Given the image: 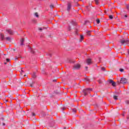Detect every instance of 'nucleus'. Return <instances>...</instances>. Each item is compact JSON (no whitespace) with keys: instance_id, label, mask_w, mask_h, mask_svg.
<instances>
[{"instance_id":"nucleus-1","label":"nucleus","mask_w":129,"mask_h":129,"mask_svg":"<svg viewBox=\"0 0 129 129\" xmlns=\"http://www.w3.org/2000/svg\"><path fill=\"white\" fill-rule=\"evenodd\" d=\"M92 91V89L88 88L83 90V92L85 96H86L88 93H90V92Z\"/></svg>"},{"instance_id":"nucleus-2","label":"nucleus","mask_w":129,"mask_h":129,"mask_svg":"<svg viewBox=\"0 0 129 129\" xmlns=\"http://www.w3.org/2000/svg\"><path fill=\"white\" fill-rule=\"evenodd\" d=\"M119 42V43H120V44L121 45H124V44H128L129 43V40L121 39V40H120V41Z\"/></svg>"},{"instance_id":"nucleus-3","label":"nucleus","mask_w":129,"mask_h":129,"mask_svg":"<svg viewBox=\"0 0 129 129\" xmlns=\"http://www.w3.org/2000/svg\"><path fill=\"white\" fill-rule=\"evenodd\" d=\"M80 67H81V66L80 65V64L78 63L74 66L73 69L74 70H78V69H80Z\"/></svg>"},{"instance_id":"nucleus-4","label":"nucleus","mask_w":129,"mask_h":129,"mask_svg":"<svg viewBox=\"0 0 129 129\" xmlns=\"http://www.w3.org/2000/svg\"><path fill=\"white\" fill-rule=\"evenodd\" d=\"M127 82V80L124 78H121V80L120 81V83H121L122 84H125Z\"/></svg>"},{"instance_id":"nucleus-5","label":"nucleus","mask_w":129,"mask_h":129,"mask_svg":"<svg viewBox=\"0 0 129 129\" xmlns=\"http://www.w3.org/2000/svg\"><path fill=\"white\" fill-rule=\"evenodd\" d=\"M86 63L88 65H90L92 63V61H91V59L88 58L86 60Z\"/></svg>"},{"instance_id":"nucleus-6","label":"nucleus","mask_w":129,"mask_h":129,"mask_svg":"<svg viewBox=\"0 0 129 129\" xmlns=\"http://www.w3.org/2000/svg\"><path fill=\"white\" fill-rule=\"evenodd\" d=\"M109 83H111L112 86H115V85H116V83H115V82H113V81L110 80L109 81Z\"/></svg>"},{"instance_id":"nucleus-7","label":"nucleus","mask_w":129,"mask_h":129,"mask_svg":"<svg viewBox=\"0 0 129 129\" xmlns=\"http://www.w3.org/2000/svg\"><path fill=\"white\" fill-rule=\"evenodd\" d=\"M7 32L9 34H10V35H13V34H14V32H13V30L11 29L7 30Z\"/></svg>"},{"instance_id":"nucleus-8","label":"nucleus","mask_w":129,"mask_h":129,"mask_svg":"<svg viewBox=\"0 0 129 129\" xmlns=\"http://www.w3.org/2000/svg\"><path fill=\"white\" fill-rule=\"evenodd\" d=\"M25 41V40L24 39V38H22L20 40V45L21 46H23L24 45V41Z\"/></svg>"},{"instance_id":"nucleus-9","label":"nucleus","mask_w":129,"mask_h":129,"mask_svg":"<svg viewBox=\"0 0 129 129\" xmlns=\"http://www.w3.org/2000/svg\"><path fill=\"white\" fill-rule=\"evenodd\" d=\"M71 9V4H69L68 5V9H67L68 12H69V11H70Z\"/></svg>"},{"instance_id":"nucleus-10","label":"nucleus","mask_w":129,"mask_h":129,"mask_svg":"<svg viewBox=\"0 0 129 129\" xmlns=\"http://www.w3.org/2000/svg\"><path fill=\"white\" fill-rule=\"evenodd\" d=\"M118 97V96H116V95H114L113 96V99H114L115 100H117L118 99V98H117Z\"/></svg>"},{"instance_id":"nucleus-11","label":"nucleus","mask_w":129,"mask_h":129,"mask_svg":"<svg viewBox=\"0 0 129 129\" xmlns=\"http://www.w3.org/2000/svg\"><path fill=\"white\" fill-rule=\"evenodd\" d=\"M29 51L32 52V53H33V54L34 53H35V52L32 49V47L29 46Z\"/></svg>"},{"instance_id":"nucleus-12","label":"nucleus","mask_w":129,"mask_h":129,"mask_svg":"<svg viewBox=\"0 0 129 129\" xmlns=\"http://www.w3.org/2000/svg\"><path fill=\"white\" fill-rule=\"evenodd\" d=\"M6 39L7 40V41H11L12 40V38L10 37H6Z\"/></svg>"},{"instance_id":"nucleus-13","label":"nucleus","mask_w":129,"mask_h":129,"mask_svg":"<svg viewBox=\"0 0 129 129\" xmlns=\"http://www.w3.org/2000/svg\"><path fill=\"white\" fill-rule=\"evenodd\" d=\"M83 39H84L83 36L81 35L80 42H82V40H83Z\"/></svg>"},{"instance_id":"nucleus-14","label":"nucleus","mask_w":129,"mask_h":129,"mask_svg":"<svg viewBox=\"0 0 129 129\" xmlns=\"http://www.w3.org/2000/svg\"><path fill=\"white\" fill-rule=\"evenodd\" d=\"M35 83V82H33L32 83H30L29 84L30 87H34V86H33V84H34Z\"/></svg>"},{"instance_id":"nucleus-15","label":"nucleus","mask_w":129,"mask_h":129,"mask_svg":"<svg viewBox=\"0 0 129 129\" xmlns=\"http://www.w3.org/2000/svg\"><path fill=\"white\" fill-rule=\"evenodd\" d=\"M1 37L2 40H5V36H4L3 34H1Z\"/></svg>"},{"instance_id":"nucleus-16","label":"nucleus","mask_w":129,"mask_h":129,"mask_svg":"<svg viewBox=\"0 0 129 129\" xmlns=\"http://www.w3.org/2000/svg\"><path fill=\"white\" fill-rule=\"evenodd\" d=\"M91 31H87V35H88L89 36H90V33H91Z\"/></svg>"},{"instance_id":"nucleus-17","label":"nucleus","mask_w":129,"mask_h":129,"mask_svg":"<svg viewBox=\"0 0 129 129\" xmlns=\"http://www.w3.org/2000/svg\"><path fill=\"white\" fill-rule=\"evenodd\" d=\"M85 80H86L87 82H89L90 81V79H89V78H86Z\"/></svg>"},{"instance_id":"nucleus-18","label":"nucleus","mask_w":129,"mask_h":129,"mask_svg":"<svg viewBox=\"0 0 129 129\" xmlns=\"http://www.w3.org/2000/svg\"><path fill=\"white\" fill-rule=\"evenodd\" d=\"M35 17H36V18H39V14H38V13H35Z\"/></svg>"},{"instance_id":"nucleus-19","label":"nucleus","mask_w":129,"mask_h":129,"mask_svg":"<svg viewBox=\"0 0 129 129\" xmlns=\"http://www.w3.org/2000/svg\"><path fill=\"white\" fill-rule=\"evenodd\" d=\"M50 9H53V8H54V5H53V4H51V5H50Z\"/></svg>"},{"instance_id":"nucleus-20","label":"nucleus","mask_w":129,"mask_h":129,"mask_svg":"<svg viewBox=\"0 0 129 129\" xmlns=\"http://www.w3.org/2000/svg\"><path fill=\"white\" fill-rule=\"evenodd\" d=\"M68 30L71 31V26H69V27L68 28Z\"/></svg>"},{"instance_id":"nucleus-21","label":"nucleus","mask_w":129,"mask_h":129,"mask_svg":"<svg viewBox=\"0 0 129 129\" xmlns=\"http://www.w3.org/2000/svg\"><path fill=\"white\" fill-rule=\"evenodd\" d=\"M96 21L97 24H99V23H100V20H99V19H97Z\"/></svg>"},{"instance_id":"nucleus-22","label":"nucleus","mask_w":129,"mask_h":129,"mask_svg":"<svg viewBox=\"0 0 129 129\" xmlns=\"http://www.w3.org/2000/svg\"><path fill=\"white\" fill-rule=\"evenodd\" d=\"M98 82L100 84H101V83H102V81H101V80H99Z\"/></svg>"},{"instance_id":"nucleus-23","label":"nucleus","mask_w":129,"mask_h":129,"mask_svg":"<svg viewBox=\"0 0 129 129\" xmlns=\"http://www.w3.org/2000/svg\"><path fill=\"white\" fill-rule=\"evenodd\" d=\"M96 5H98V0H95Z\"/></svg>"},{"instance_id":"nucleus-24","label":"nucleus","mask_w":129,"mask_h":129,"mask_svg":"<svg viewBox=\"0 0 129 129\" xmlns=\"http://www.w3.org/2000/svg\"><path fill=\"white\" fill-rule=\"evenodd\" d=\"M109 19H113V17H112V15H110V16H109Z\"/></svg>"},{"instance_id":"nucleus-25","label":"nucleus","mask_w":129,"mask_h":129,"mask_svg":"<svg viewBox=\"0 0 129 129\" xmlns=\"http://www.w3.org/2000/svg\"><path fill=\"white\" fill-rule=\"evenodd\" d=\"M119 71H120V72H123V69H119Z\"/></svg>"},{"instance_id":"nucleus-26","label":"nucleus","mask_w":129,"mask_h":129,"mask_svg":"<svg viewBox=\"0 0 129 129\" xmlns=\"http://www.w3.org/2000/svg\"><path fill=\"white\" fill-rule=\"evenodd\" d=\"M72 110H73V112H74L75 113L76 112V109H73Z\"/></svg>"},{"instance_id":"nucleus-27","label":"nucleus","mask_w":129,"mask_h":129,"mask_svg":"<svg viewBox=\"0 0 129 129\" xmlns=\"http://www.w3.org/2000/svg\"><path fill=\"white\" fill-rule=\"evenodd\" d=\"M125 103H126V104H129V100H126V101H125Z\"/></svg>"},{"instance_id":"nucleus-28","label":"nucleus","mask_w":129,"mask_h":129,"mask_svg":"<svg viewBox=\"0 0 129 129\" xmlns=\"http://www.w3.org/2000/svg\"><path fill=\"white\" fill-rule=\"evenodd\" d=\"M126 9L127 10H129V5L126 6Z\"/></svg>"},{"instance_id":"nucleus-29","label":"nucleus","mask_w":129,"mask_h":129,"mask_svg":"<svg viewBox=\"0 0 129 129\" xmlns=\"http://www.w3.org/2000/svg\"><path fill=\"white\" fill-rule=\"evenodd\" d=\"M6 61H7V62H10V59L7 58Z\"/></svg>"},{"instance_id":"nucleus-30","label":"nucleus","mask_w":129,"mask_h":129,"mask_svg":"<svg viewBox=\"0 0 129 129\" xmlns=\"http://www.w3.org/2000/svg\"><path fill=\"white\" fill-rule=\"evenodd\" d=\"M38 29L39 31H42V30H43V29H42V28H39Z\"/></svg>"},{"instance_id":"nucleus-31","label":"nucleus","mask_w":129,"mask_h":129,"mask_svg":"<svg viewBox=\"0 0 129 129\" xmlns=\"http://www.w3.org/2000/svg\"><path fill=\"white\" fill-rule=\"evenodd\" d=\"M72 24H73V25H75V22H72Z\"/></svg>"},{"instance_id":"nucleus-32","label":"nucleus","mask_w":129,"mask_h":129,"mask_svg":"<svg viewBox=\"0 0 129 129\" xmlns=\"http://www.w3.org/2000/svg\"><path fill=\"white\" fill-rule=\"evenodd\" d=\"M101 69L102 70H103V71H104V70H105V69L104 68H102Z\"/></svg>"},{"instance_id":"nucleus-33","label":"nucleus","mask_w":129,"mask_h":129,"mask_svg":"<svg viewBox=\"0 0 129 129\" xmlns=\"http://www.w3.org/2000/svg\"><path fill=\"white\" fill-rule=\"evenodd\" d=\"M32 115H33V116H35V113H32Z\"/></svg>"},{"instance_id":"nucleus-34","label":"nucleus","mask_w":129,"mask_h":129,"mask_svg":"<svg viewBox=\"0 0 129 129\" xmlns=\"http://www.w3.org/2000/svg\"><path fill=\"white\" fill-rule=\"evenodd\" d=\"M85 69H86V70H87V69H88V67H85Z\"/></svg>"},{"instance_id":"nucleus-35","label":"nucleus","mask_w":129,"mask_h":129,"mask_svg":"<svg viewBox=\"0 0 129 129\" xmlns=\"http://www.w3.org/2000/svg\"><path fill=\"white\" fill-rule=\"evenodd\" d=\"M124 17H125V18H127V15H124Z\"/></svg>"},{"instance_id":"nucleus-36","label":"nucleus","mask_w":129,"mask_h":129,"mask_svg":"<svg viewBox=\"0 0 129 129\" xmlns=\"http://www.w3.org/2000/svg\"><path fill=\"white\" fill-rule=\"evenodd\" d=\"M3 125L5 126V125H6V124L5 123H3Z\"/></svg>"},{"instance_id":"nucleus-37","label":"nucleus","mask_w":129,"mask_h":129,"mask_svg":"<svg viewBox=\"0 0 129 129\" xmlns=\"http://www.w3.org/2000/svg\"><path fill=\"white\" fill-rule=\"evenodd\" d=\"M53 81V82H56V80H54Z\"/></svg>"},{"instance_id":"nucleus-38","label":"nucleus","mask_w":129,"mask_h":129,"mask_svg":"<svg viewBox=\"0 0 129 129\" xmlns=\"http://www.w3.org/2000/svg\"><path fill=\"white\" fill-rule=\"evenodd\" d=\"M70 63H72V61H71V60L70 61Z\"/></svg>"},{"instance_id":"nucleus-39","label":"nucleus","mask_w":129,"mask_h":129,"mask_svg":"<svg viewBox=\"0 0 129 129\" xmlns=\"http://www.w3.org/2000/svg\"><path fill=\"white\" fill-rule=\"evenodd\" d=\"M4 64L6 65L7 64V62H5Z\"/></svg>"},{"instance_id":"nucleus-40","label":"nucleus","mask_w":129,"mask_h":129,"mask_svg":"<svg viewBox=\"0 0 129 129\" xmlns=\"http://www.w3.org/2000/svg\"><path fill=\"white\" fill-rule=\"evenodd\" d=\"M21 71H22V72H24V71H23V70H21Z\"/></svg>"},{"instance_id":"nucleus-41","label":"nucleus","mask_w":129,"mask_h":129,"mask_svg":"<svg viewBox=\"0 0 129 129\" xmlns=\"http://www.w3.org/2000/svg\"><path fill=\"white\" fill-rule=\"evenodd\" d=\"M6 102H8V100H6Z\"/></svg>"},{"instance_id":"nucleus-42","label":"nucleus","mask_w":129,"mask_h":129,"mask_svg":"<svg viewBox=\"0 0 129 129\" xmlns=\"http://www.w3.org/2000/svg\"><path fill=\"white\" fill-rule=\"evenodd\" d=\"M33 77H34V78H35V76H33Z\"/></svg>"},{"instance_id":"nucleus-43","label":"nucleus","mask_w":129,"mask_h":129,"mask_svg":"<svg viewBox=\"0 0 129 129\" xmlns=\"http://www.w3.org/2000/svg\"><path fill=\"white\" fill-rule=\"evenodd\" d=\"M16 59H18V58H16Z\"/></svg>"}]
</instances>
